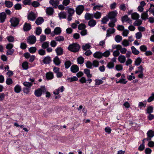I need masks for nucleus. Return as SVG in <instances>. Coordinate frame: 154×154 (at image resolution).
Listing matches in <instances>:
<instances>
[{
  "label": "nucleus",
  "instance_id": "f257e3e1",
  "mask_svg": "<svg viewBox=\"0 0 154 154\" xmlns=\"http://www.w3.org/2000/svg\"><path fill=\"white\" fill-rule=\"evenodd\" d=\"M80 48L79 45L76 43H73L69 46L68 49L71 51L76 52L78 51Z\"/></svg>",
  "mask_w": 154,
  "mask_h": 154
},
{
  "label": "nucleus",
  "instance_id": "f03ea898",
  "mask_svg": "<svg viewBox=\"0 0 154 154\" xmlns=\"http://www.w3.org/2000/svg\"><path fill=\"white\" fill-rule=\"evenodd\" d=\"M66 10H67L68 13L69 14L67 19L69 21L72 19V17L75 12V11L73 9L68 7L66 8Z\"/></svg>",
  "mask_w": 154,
  "mask_h": 154
},
{
  "label": "nucleus",
  "instance_id": "7ed1b4c3",
  "mask_svg": "<svg viewBox=\"0 0 154 154\" xmlns=\"http://www.w3.org/2000/svg\"><path fill=\"white\" fill-rule=\"evenodd\" d=\"M10 21L11 23V26L16 27L19 24V20L17 18L13 17L11 19Z\"/></svg>",
  "mask_w": 154,
  "mask_h": 154
},
{
  "label": "nucleus",
  "instance_id": "20e7f679",
  "mask_svg": "<svg viewBox=\"0 0 154 154\" xmlns=\"http://www.w3.org/2000/svg\"><path fill=\"white\" fill-rule=\"evenodd\" d=\"M36 41V38L34 35H31L27 39V42L30 44H34Z\"/></svg>",
  "mask_w": 154,
  "mask_h": 154
},
{
  "label": "nucleus",
  "instance_id": "39448f33",
  "mask_svg": "<svg viewBox=\"0 0 154 154\" xmlns=\"http://www.w3.org/2000/svg\"><path fill=\"white\" fill-rule=\"evenodd\" d=\"M147 137L146 138L147 141L150 140L151 138L154 136V131L152 130H149L146 133Z\"/></svg>",
  "mask_w": 154,
  "mask_h": 154
},
{
  "label": "nucleus",
  "instance_id": "423d86ee",
  "mask_svg": "<svg viewBox=\"0 0 154 154\" xmlns=\"http://www.w3.org/2000/svg\"><path fill=\"white\" fill-rule=\"evenodd\" d=\"M117 14L116 11H112L109 13L108 17L109 19L112 20L113 19L116 18L115 17L116 16Z\"/></svg>",
  "mask_w": 154,
  "mask_h": 154
},
{
  "label": "nucleus",
  "instance_id": "0eeeda50",
  "mask_svg": "<svg viewBox=\"0 0 154 154\" xmlns=\"http://www.w3.org/2000/svg\"><path fill=\"white\" fill-rule=\"evenodd\" d=\"M84 9V7L83 5H79L76 8V12L77 14L80 15L83 12Z\"/></svg>",
  "mask_w": 154,
  "mask_h": 154
},
{
  "label": "nucleus",
  "instance_id": "6e6552de",
  "mask_svg": "<svg viewBox=\"0 0 154 154\" xmlns=\"http://www.w3.org/2000/svg\"><path fill=\"white\" fill-rule=\"evenodd\" d=\"M37 17L35 14L32 12L29 13L28 15L27 18L29 20L31 21H34Z\"/></svg>",
  "mask_w": 154,
  "mask_h": 154
},
{
  "label": "nucleus",
  "instance_id": "1a4fd4ad",
  "mask_svg": "<svg viewBox=\"0 0 154 154\" xmlns=\"http://www.w3.org/2000/svg\"><path fill=\"white\" fill-rule=\"evenodd\" d=\"M49 3L54 8H56L59 4V2L58 0H50Z\"/></svg>",
  "mask_w": 154,
  "mask_h": 154
},
{
  "label": "nucleus",
  "instance_id": "9d476101",
  "mask_svg": "<svg viewBox=\"0 0 154 154\" xmlns=\"http://www.w3.org/2000/svg\"><path fill=\"white\" fill-rule=\"evenodd\" d=\"M70 69L72 72L76 73L79 70V68L77 65H73L71 66Z\"/></svg>",
  "mask_w": 154,
  "mask_h": 154
},
{
  "label": "nucleus",
  "instance_id": "9b49d317",
  "mask_svg": "<svg viewBox=\"0 0 154 154\" xmlns=\"http://www.w3.org/2000/svg\"><path fill=\"white\" fill-rule=\"evenodd\" d=\"M6 18V14L3 12L0 13V21L1 23L4 22Z\"/></svg>",
  "mask_w": 154,
  "mask_h": 154
},
{
  "label": "nucleus",
  "instance_id": "f8f14e48",
  "mask_svg": "<svg viewBox=\"0 0 154 154\" xmlns=\"http://www.w3.org/2000/svg\"><path fill=\"white\" fill-rule=\"evenodd\" d=\"M149 10H147L146 11L142 13L141 15V19L144 20H146L147 19H148V12Z\"/></svg>",
  "mask_w": 154,
  "mask_h": 154
},
{
  "label": "nucleus",
  "instance_id": "ddd939ff",
  "mask_svg": "<svg viewBox=\"0 0 154 154\" xmlns=\"http://www.w3.org/2000/svg\"><path fill=\"white\" fill-rule=\"evenodd\" d=\"M31 26L30 24L25 23L23 26V30L25 31H28L31 29Z\"/></svg>",
  "mask_w": 154,
  "mask_h": 154
},
{
  "label": "nucleus",
  "instance_id": "4468645a",
  "mask_svg": "<svg viewBox=\"0 0 154 154\" xmlns=\"http://www.w3.org/2000/svg\"><path fill=\"white\" fill-rule=\"evenodd\" d=\"M118 60L121 63H124L126 60L125 57L122 55H120L118 58Z\"/></svg>",
  "mask_w": 154,
  "mask_h": 154
},
{
  "label": "nucleus",
  "instance_id": "2eb2a0df",
  "mask_svg": "<svg viewBox=\"0 0 154 154\" xmlns=\"http://www.w3.org/2000/svg\"><path fill=\"white\" fill-rule=\"evenodd\" d=\"M94 57L100 59L102 57V53L97 51L94 53L93 54Z\"/></svg>",
  "mask_w": 154,
  "mask_h": 154
},
{
  "label": "nucleus",
  "instance_id": "dca6fc26",
  "mask_svg": "<svg viewBox=\"0 0 154 154\" xmlns=\"http://www.w3.org/2000/svg\"><path fill=\"white\" fill-rule=\"evenodd\" d=\"M44 21V20L42 17H38L35 21V23L38 25L42 23Z\"/></svg>",
  "mask_w": 154,
  "mask_h": 154
},
{
  "label": "nucleus",
  "instance_id": "f3484780",
  "mask_svg": "<svg viewBox=\"0 0 154 154\" xmlns=\"http://www.w3.org/2000/svg\"><path fill=\"white\" fill-rule=\"evenodd\" d=\"M88 23L89 26L93 27L96 25V22L94 20L92 19L88 21Z\"/></svg>",
  "mask_w": 154,
  "mask_h": 154
},
{
  "label": "nucleus",
  "instance_id": "a211bd4d",
  "mask_svg": "<svg viewBox=\"0 0 154 154\" xmlns=\"http://www.w3.org/2000/svg\"><path fill=\"white\" fill-rule=\"evenodd\" d=\"M55 51L57 55H61L63 54V49L61 47L57 48Z\"/></svg>",
  "mask_w": 154,
  "mask_h": 154
},
{
  "label": "nucleus",
  "instance_id": "6ab92c4d",
  "mask_svg": "<svg viewBox=\"0 0 154 154\" xmlns=\"http://www.w3.org/2000/svg\"><path fill=\"white\" fill-rule=\"evenodd\" d=\"M84 72L88 78L91 77L92 75L90 74V71L89 69H84Z\"/></svg>",
  "mask_w": 154,
  "mask_h": 154
},
{
  "label": "nucleus",
  "instance_id": "aec40b11",
  "mask_svg": "<svg viewBox=\"0 0 154 154\" xmlns=\"http://www.w3.org/2000/svg\"><path fill=\"white\" fill-rule=\"evenodd\" d=\"M115 32V29L114 28H110L107 31L106 37H108L110 36V34L114 33Z\"/></svg>",
  "mask_w": 154,
  "mask_h": 154
},
{
  "label": "nucleus",
  "instance_id": "412c9836",
  "mask_svg": "<svg viewBox=\"0 0 154 154\" xmlns=\"http://www.w3.org/2000/svg\"><path fill=\"white\" fill-rule=\"evenodd\" d=\"M51 59L49 56L45 57L43 60V62L45 64H48L51 62Z\"/></svg>",
  "mask_w": 154,
  "mask_h": 154
},
{
  "label": "nucleus",
  "instance_id": "4be33fe9",
  "mask_svg": "<svg viewBox=\"0 0 154 154\" xmlns=\"http://www.w3.org/2000/svg\"><path fill=\"white\" fill-rule=\"evenodd\" d=\"M58 16L60 19L65 18L66 17V13L65 12H61L58 14Z\"/></svg>",
  "mask_w": 154,
  "mask_h": 154
},
{
  "label": "nucleus",
  "instance_id": "5701e85b",
  "mask_svg": "<svg viewBox=\"0 0 154 154\" xmlns=\"http://www.w3.org/2000/svg\"><path fill=\"white\" fill-rule=\"evenodd\" d=\"M5 6L8 8H10L13 5L12 2L10 1H5Z\"/></svg>",
  "mask_w": 154,
  "mask_h": 154
},
{
  "label": "nucleus",
  "instance_id": "b1692460",
  "mask_svg": "<svg viewBox=\"0 0 154 154\" xmlns=\"http://www.w3.org/2000/svg\"><path fill=\"white\" fill-rule=\"evenodd\" d=\"M117 21L116 18H114L112 20V21L108 24L109 26L111 27H113L115 26V23Z\"/></svg>",
  "mask_w": 154,
  "mask_h": 154
},
{
  "label": "nucleus",
  "instance_id": "393cba45",
  "mask_svg": "<svg viewBox=\"0 0 154 154\" xmlns=\"http://www.w3.org/2000/svg\"><path fill=\"white\" fill-rule=\"evenodd\" d=\"M35 94L38 97L40 96L42 94V91L40 88L35 90Z\"/></svg>",
  "mask_w": 154,
  "mask_h": 154
},
{
  "label": "nucleus",
  "instance_id": "a878e982",
  "mask_svg": "<svg viewBox=\"0 0 154 154\" xmlns=\"http://www.w3.org/2000/svg\"><path fill=\"white\" fill-rule=\"evenodd\" d=\"M153 108L152 106H148L146 109L147 112L150 114V116H154L153 115L150 114L153 112Z\"/></svg>",
  "mask_w": 154,
  "mask_h": 154
},
{
  "label": "nucleus",
  "instance_id": "bb28decb",
  "mask_svg": "<svg viewBox=\"0 0 154 154\" xmlns=\"http://www.w3.org/2000/svg\"><path fill=\"white\" fill-rule=\"evenodd\" d=\"M131 18L134 20H137L139 18V15L137 13H134L131 14Z\"/></svg>",
  "mask_w": 154,
  "mask_h": 154
},
{
  "label": "nucleus",
  "instance_id": "cd10ccee",
  "mask_svg": "<svg viewBox=\"0 0 154 154\" xmlns=\"http://www.w3.org/2000/svg\"><path fill=\"white\" fill-rule=\"evenodd\" d=\"M131 49L132 53L135 55H138L139 53V51L137 50L134 46H132L131 47Z\"/></svg>",
  "mask_w": 154,
  "mask_h": 154
},
{
  "label": "nucleus",
  "instance_id": "c85d7f7f",
  "mask_svg": "<svg viewBox=\"0 0 154 154\" xmlns=\"http://www.w3.org/2000/svg\"><path fill=\"white\" fill-rule=\"evenodd\" d=\"M54 63L56 65H59L60 63V61L58 57H56L53 60Z\"/></svg>",
  "mask_w": 154,
  "mask_h": 154
},
{
  "label": "nucleus",
  "instance_id": "c756f323",
  "mask_svg": "<svg viewBox=\"0 0 154 154\" xmlns=\"http://www.w3.org/2000/svg\"><path fill=\"white\" fill-rule=\"evenodd\" d=\"M46 77L47 79L48 80L52 79L53 78V73L52 72H49L47 73L46 75Z\"/></svg>",
  "mask_w": 154,
  "mask_h": 154
},
{
  "label": "nucleus",
  "instance_id": "7c9ffc66",
  "mask_svg": "<svg viewBox=\"0 0 154 154\" xmlns=\"http://www.w3.org/2000/svg\"><path fill=\"white\" fill-rule=\"evenodd\" d=\"M61 32V28L60 27H57L56 28L54 31V32L56 35H59L60 34Z\"/></svg>",
  "mask_w": 154,
  "mask_h": 154
},
{
  "label": "nucleus",
  "instance_id": "2f4dec72",
  "mask_svg": "<svg viewBox=\"0 0 154 154\" xmlns=\"http://www.w3.org/2000/svg\"><path fill=\"white\" fill-rule=\"evenodd\" d=\"M14 91L17 93H19L21 91V88L19 85H16L14 88Z\"/></svg>",
  "mask_w": 154,
  "mask_h": 154
},
{
  "label": "nucleus",
  "instance_id": "473e14b6",
  "mask_svg": "<svg viewBox=\"0 0 154 154\" xmlns=\"http://www.w3.org/2000/svg\"><path fill=\"white\" fill-rule=\"evenodd\" d=\"M53 13V9L51 7L48 8L46 9V13L48 15H51Z\"/></svg>",
  "mask_w": 154,
  "mask_h": 154
},
{
  "label": "nucleus",
  "instance_id": "72a5a7b5",
  "mask_svg": "<svg viewBox=\"0 0 154 154\" xmlns=\"http://www.w3.org/2000/svg\"><path fill=\"white\" fill-rule=\"evenodd\" d=\"M142 23V21L140 19H137L134 22L133 24L135 26H139Z\"/></svg>",
  "mask_w": 154,
  "mask_h": 154
},
{
  "label": "nucleus",
  "instance_id": "f704fd0d",
  "mask_svg": "<svg viewBox=\"0 0 154 154\" xmlns=\"http://www.w3.org/2000/svg\"><path fill=\"white\" fill-rule=\"evenodd\" d=\"M122 37L119 35H116L115 38L116 41L118 42H120L122 40Z\"/></svg>",
  "mask_w": 154,
  "mask_h": 154
},
{
  "label": "nucleus",
  "instance_id": "c9c22d12",
  "mask_svg": "<svg viewBox=\"0 0 154 154\" xmlns=\"http://www.w3.org/2000/svg\"><path fill=\"white\" fill-rule=\"evenodd\" d=\"M49 46V42H44L42 44V47L43 49L47 48Z\"/></svg>",
  "mask_w": 154,
  "mask_h": 154
},
{
  "label": "nucleus",
  "instance_id": "e433bc0d",
  "mask_svg": "<svg viewBox=\"0 0 154 154\" xmlns=\"http://www.w3.org/2000/svg\"><path fill=\"white\" fill-rule=\"evenodd\" d=\"M129 41L127 40L126 39H124L122 42V44L124 47H126L129 45Z\"/></svg>",
  "mask_w": 154,
  "mask_h": 154
},
{
  "label": "nucleus",
  "instance_id": "4c0bfd02",
  "mask_svg": "<svg viewBox=\"0 0 154 154\" xmlns=\"http://www.w3.org/2000/svg\"><path fill=\"white\" fill-rule=\"evenodd\" d=\"M101 15V13L100 12L97 11L96 13H94V18L96 19L100 18Z\"/></svg>",
  "mask_w": 154,
  "mask_h": 154
},
{
  "label": "nucleus",
  "instance_id": "58836bf2",
  "mask_svg": "<svg viewBox=\"0 0 154 154\" xmlns=\"http://www.w3.org/2000/svg\"><path fill=\"white\" fill-rule=\"evenodd\" d=\"M142 60L140 57L137 58L135 62V64L136 66H138L141 62Z\"/></svg>",
  "mask_w": 154,
  "mask_h": 154
},
{
  "label": "nucleus",
  "instance_id": "ea45409f",
  "mask_svg": "<svg viewBox=\"0 0 154 154\" xmlns=\"http://www.w3.org/2000/svg\"><path fill=\"white\" fill-rule=\"evenodd\" d=\"M55 39L56 41L61 42L63 41L64 40V38L63 36H60L55 38Z\"/></svg>",
  "mask_w": 154,
  "mask_h": 154
},
{
  "label": "nucleus",
  "instance_id": "a19ab883",
  "mask_svg": "<svg viewBox=\"0 0 154 154\" xmlns=\"http://www.w3.org/2000/svg\"><path fill=\"white\" fill-rule=\"evenodd\" d=\"M86 28V26L84 23H81L80 24L78 27V29L79 30H83Z\"/></svg>",
  "mask_w": 154,
  "mask_h": 154
},
{
  "label": "nucleus",
  "instance_id": "79ce46f5",
  "mask_svg": "<svg viewBox=\"0 0 154 154\" xmlns=\"http://www.w3.org/2000/svg\"><path fill=\"white\" fill-rule=\"evenodd\" d=\"M114 66V63L112 62L108 63L107 65V67L109 69L112 68Z\"/></svg>",
  "mask_w": 154,
  "mask_h": 154
},
{
  "label": "nucleus",
  "instance_id": "37998d69",
  "mask_svg": "<svg viewBox=\"0 0 154 154\" xmlns=\"http://www.w3.org/2000/svg\"><path fill=\"white\" fill-rule=\"evenodd\" d=\"M136 38L137 39H140L142 37V34L140 32H139L136 33Z\"/></svg>",
  "mask_w": 154,
  "mask_h": 154
},
{
  "label": "nucleus",
  "instance_id": "c03bdc74",
  "mask_svg": "<svg viewBox=\"0 0 154 154\" xmlns=\"http://www.w3.org/2000/svg\"><path fill=\"white\" fill-rule=\"evenodd\" d=\"M78 79L75 76H74L72 78H68L67 79V80L69 81L70 82H72L73 81H75L77 80Z\"/></svg>",
  "mask_w": 154,
  "mask_h": 154
},
{
  "label": "nucleus",
  "instance_id": "a18cd8bd",
  "mask_svg": "<svg viewBox=\"0 0 154 154\" xmlns=\"http://www.w3.org/2000/svg\"><path fill=\"white\" fill-rule=\"evenodd\" d=\"M109 18L107 17H104L101 20V22L103 24H105L109 20Z\"/></svg>",
  "mask_w": 154,
  "mask_h": 154
},
{
  "label": "nucleus",
  "instance_id": "49530a36",
  "mask_svg": "<svg viewBox=\"0 0 154 154\" xmlns=\"http://www.w3.org/2000/svg\"><path fill=\"white\" fill-rule=\"evenodd\" d=\"M14 8L16 10H19L21 9L22 8L21 4L17 3L15 4L14 5Z\"/></svg>",
  "mask_w": 154,
  "mask_h": 154
},
{
  "label": "nucleus",
  "instance_id": "de8ad7c7",
  "mask_svg": "<svg viewBox=\"0 0 154 154\" xmlns=\"http://www.w3.org/2000/svg\"><path fill=\"white\" fill-rule=\"evenodd\" d=\"M102 57L104 56L105 57H107L110 55V52L109 51L107 50L103 53H102Z\"/></svg>",
  "mask_w": 154,
  "mask_h": 154
},
{
  "label": "nucleus",
  "instance_id": "09e8293b",
  "mask_svg": "<svg viewBox=\"0 0 154 154\" xmlns=\"http://www.w3.org/2000/svg\"><path fill=\"white\" fill-rule=\"evenodd\" d=\"M22 67L24 69H27L28 68V63L26 62H24L22 64Z\"/></svg>",
  "mask_w": 154,
  "mask_h": 154
},
{
  "label": "nucleus",
  "instance_id": "8fccbe9b",
  "mask_svg": "<svg viewBox=\"0 0 154 154\" xmlns=\"http://www.w3.org/2000/svg\"><path fill=\"white\" fill-rule=\"evenodd\" d=\"M140 50L143 52H146L147 49L146 46L145 45H142L140 47Z\"/></svg>",
  "mask_w": 154,
  "mask_h": 154
},
{
  "label": "nucleus",
  "instance_id": "3c124183",
  "mask_svg": "<svg viewBox=\"0 0 154 154\" xmlns=\"http://www.w3.org/2000/svg\"><path fill=\"white\" fill-rule=\"evenodd\" d=\"M86 65L87 68L91 69L92 67V63L90 61H88L86 63Z\"/></svg>",
  "mask_w": 154,
  "mask_h": 154
},
{
  "label": "nucleus",
  "instance_id": "603ef678",
  "mask_svg": "<svg viewBox=\"0 0 154 154\" xmlns=\"http://www.w3.org/2000/svg\"><path fill=\"white\" fill-rule=\"evenodd\" d=\"M23 85L27 88H30L32 86V84L31 83H30L28 82H25L23 83Z\"/></svg>",
  "mask_w": 154,
  "mask_h": 154
},
{
  "label": "nucleus",
  "instance_id": "864d4df0",
  "mask_svg": "<svg viewBox=\"0 0 154 154\" xmlns=\"http://www.w3.org/2000/svg\"><path fill=\"white\" fill-rule=\"evenodd\" d=\"M71 63L69 60L66 61L65 63V66L66 69L68 68L71 66Z\"/></svg>",
  "mask_w": 154,
  "mask_h": 154
},
{
  "label": "nucleus",
  "instance_id": "5fc2aeb1",
  "mask_svg": "<svg viewBox=\"0 0 154 154\" xmlns=\"http://www.w3.org/2000/svg\"><path fill=\"white\" fill-rule=\"evenodd\" d=\"M116 69L118 71L121 70L123 69L122 66L121 65H116L115 67Z\"/></svg>",
  "mask_w": 154,
  "mask_h": 154
},
{
  "label": "nucleus",
  "instance_id": "6e6d98bb",
  "mask_svg": "<svg viewBox=\"0 0 154 154\" xmlns=\"http://www.w3.org/2000/svg\"><path fill=\"white\" fill-rule=\"evenodd\" d=\"M42 32V29L40 27H38L36 28L35 32L36 34L37 35H40Z\"/></svg>",
  "mask_w": 154,
  "mask_h": 154
},
{
  "label": "nucleus",
  "instance_id": "4d7b16f0",
  "mask_svg": "<svg viewBox=\"0 0 154 154\" xmlns=\"http://www.w3.org/2000/svg\"><path fill=\"white\" fill-rule=\"evenodd\" d=\"M91 47L90 45L89 44H86L85 45H83L82 46V48L83 50L85 51L87 49H89Z\"/></svg>",
  "mask_w": 154,
  "mask_h": 154
},
{
  "label": "nucleus",
  "instance_id": "13d9d810",
  "mask_svg": "<svg viewBox=\"0 0 154 154\" xmlns=\"http://www.w3.org/2000/svg\"><path fill=\"white\" fill-rule=\"evenodd\" d=\"M128 20H129V18L127 15H125L123 16L122 18V20L123 22L128 21Z\"/></svg>",
  "mask_w": 154,
  "mask_h": 154
},
{
  "label": "nucleus",
  "instance_id": "bf43d9fd",
  "mask_svg": "<svg viewBox=\"0 0 154 154\" xmlns=\"http://www.w3.org/2000/svg\"><path fill=\"white\" fill-rule=\"evenodd\" d=\"M36 48L35 47H32L29 49V51L32 53H34L36 52Z\"/></svg>",
  "mask_w": 154,
  "mask_h": 154
},
{
  "label": "nucleus",
  "instance_id": "052dcab7",
  "mask_svg": "<svg viewBox=\"0 0 154 154\" xmlns=\"http://www.w3.org/2000/svg\"><path fill=\"white\" fill-rule=\"evenodd\" d=\"M99 65V62L96 60H94L92 62V66L95 67H97Z\"/></svg>",
  "mask_w": 154,
  "mask_h": 154
},
{
  "label": "nucleus",
  "instance_id": "680f3d73",
  "mask_svg": "<svg viewBox=\"0 0 154 154\" xmlns=\"http://www.w3.org/2000/svg\"><path fill=\"white\" fill-rule=\"evenodd\" d=\"M38 51L39 54L41 55H44L45 54V52L43 49H40Z\"/></svg>",
  "mask_w": 154,
  "mask_h": 154
},
{
  "label": "nucleus",
  "instance_id": "e2e57ef3",
  "mask_svg": "<svg viewBox=\"0 0 154 154\" xmlns=\"http://www.w3.org/2000/svg\"><path fill=\"white\" fill-rule=\"evenodd\" d=\"M154 100V93L151 94V96L149 97L147 100L148 102H150Z\"/></svg>",
  "mask_w": 154,
  "mask_h": 154
},
{
  "label": "nucleus",
  "instance_id": "0e129e2a",
  "mask_svg": "<svg viewBox=\"0 0 154 154\" xmlns=\"http://www.w3.org/2000/svg\"><path fill=\"white\" fill-rule=\"evenodd\" d=\"M32 5L33 7L36 8L40 4L38 2L34 1L32 3Z\"/></svg>",
  "mask_w": 154,
  "mask_h": 154
},
{
  "label": "nucleus",
  "instance_id": "69168bd1",
  "mask_svg": "<svg viewBox=\"0 0 154 154\" xmlns=\"http://www.w3.org/2000/svg\"><path fill=\"white\" fill-rule=\"evenodd\" d=\"M78 63L82 64L84 62V59L82 57H79L78 58Z\"/></svg>",
  "mask_w": 154,
  "mask_h": 154
},
{
  "label": "nucleus",
  "instance_id": "338daca9",
  "mask_svg": "<svg viewBox=\"0 0 154 154\" xmlns=\"http://www.w3.org/2000/svg\"><path fill=\"white\" fill-rule=\"evenodd\" d=\"M6 83L8 85H10L13 83L12 79L10 78H7L6 81Z\"/></svg>",
  "mask_w": 154,
  "mask_h": 154
},
{
  "label": "nucleus",
  "instance_id": "774afa93",
  "mask_svg": "<svg viewBox=\"0 0 154 154\" xmlns=\"http://www.w3.org/2000/svg\"><path fill=\"white\" fill-rule=\"evenodd\" d=\"M119 8L121 10H122L123 11H125L126 9L125 4H121L119 6Z\"/></svg>",
  "mask_w": 154,
  "mask_h": 154
}]
</instances>
